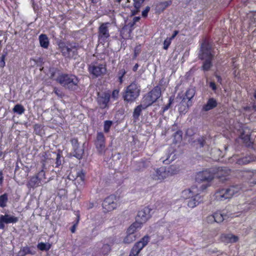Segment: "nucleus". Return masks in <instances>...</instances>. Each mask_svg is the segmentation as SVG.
I'll list each match as a JSON object with an SVG mask.
<instances>
[{"instance_id": "obj_1", "label": "nucleus", "mask_w": 256, "mask_h": 256, "mask_svg": "<svg viewBox=\"0 0 256 256\" xmlns=\"http://www.w3.org/2000/svg\"><path fill=\"white\" fill-rule=\"evenodd\" d=\"M242 191L240 185L231 186L228 188L218 190L214 194V198L218 201H224L230 199L233 196H236Z\"/></svg>"}, {"instance_id": "obj_2", "label": "nucleus", "mask_w": 256, "mask_h": 256, "mask_svg": "<svg viewBox=\"0 0 256 256\" xmlns=\"http://www.w3.org/2000/svg\"><path fill=\"white\" fill-rule=\"evenodd\" d=\"M56 81L66 89L74 90L78 88L79 80L74 74H62L56 78Z\"/></svg>"}, {"instance_id": "obj_3", "label": "nucleus", "mask_w": 256, "mask_h": 256, "mask_svg": "<svg viewBox=\"0 0 256 256\" xmlns=\"http://www.w3.org/2000/svg\"><path fill=\"white\" fill-rule=\"evenodd\" d=\"M174 169V166H170L168 168L163 166L154 169L150 172V176L154 180L162 182L170 176L176 174Z\"/></svg>"}, {"instance_id": "obj_4", "label": "nucleus", "mask_w": 256, "mask_h": 256, "mask_svg": "<svg viewBox=\"0 0 256 256\" xmlns=\"http://www.w3.org/2000/svg\"><path fill=\"white\" fill-rule=\"evenodd\" d=\"M58 46L62 55L65 58H72L78 54V46L76 43L60 42Z\"/></svg>"}, {"instance_id": "obj_5", "label": "nucleus", "mask_w": 256, "mask_h": 256, "mask_svg": "<svg viewBox=\"0 0 256 256\" xmlns=\"http://www.w3.org/2000/svg\"><path fill=\"white\" fill-rule=\"evenodd\" d=\"M140 86L136 82H132L126 88L123 96L124 99L128 102H134L140 96Z\"/></svg>"}, {"instance_id": "obj_6", "label": "nucleus", "mask_w": 256, "mask_h": 256, "mask_svg": "<svg viewBox=\"0 0 256 256\" xmlns=\"http://www.w3.org/2000/svg\"><path fill=\"white\" fill-rule=\"evenodd\" d=\"M89 72L96 77L104 75L106 73V68L104 60H97L92 62L88 66Z\"/></svg>"}, {"instance_id": "obj_7", "label": "nucleus", "mask_w": 256, "mask_h": 256, "mask_svg": "<svg viewBox=\"0 0 256 256\" xmlns=\"http://www.w3.org/2000/svg\"><path fill=\"white\" fill-rule=\"evenodd\" d=\"M208 185H201L198 188L197 186H192L190 189L183 190L182 192V197L184 199H190L194 196L198 197L201 191L206 190Z\"/></svg>"}, {"instance_id": "obj_8", "label": "nucleus", "mask_w": 256, "mask_h": 256, "mask_svg": "<svg viewBox=\"0 0 256 256\" xmlns=\"http://www.w3.org/2000/svg\"><path fill=\"white\" fill-rule=\"evenodd\" d=\"M214 178V173L211 172L210 170H206L202 172H198L196 177V180L198 182H206L207 184H203L202 185L208 184Z\"/></svg>"}, {"instance_id": "obj_9", "label": "nucleus", "mask_w": 256, "mask_h": 256, "mask_svg": "<svg viewBox=\"0 0 256 256\" xmlns=\"http://www.w3.org/2000/svg\"><path fill=\"white\" fill-rule=\"evenodd\" d=\"M213 56L212 46L208 42H204L202 44L199 58L201 60L212 59Z\"/></svg>"}, {"instance_id": "obj_10", "label": "nucleus", "mask_w": 256, "mask_h": 256, "mask_svg": "<svg viewBox=\"0 0 256 256\" xmlns=\"http://www.w3.org/2000/svg\"><path fill=\"white\" fill-rule=\"evenodd\" d=\"M110 24V22L102 23L98 28V36L99 40L106 42L110 38L108 30Z\"/></svg>"}, {"instance_id": "obj_11", "label": "nucleus", "mask_w": 256, "mask_h": 256, "mask_svg": "<svg viewBox=\"0 0 256 256\" xmlns=\"http://www.w3.org/2000/svg\"><path fill=\"white\" fill-rule=\"evenodd\" d=\"M117 206L116 197L112 195L106 198L102 203V208L105 212L114 210Z\"/></svg>"}, {"instance_id": "obj_12", "label": "nucleus", "mask_w": 256, "mask_h": 256, "mask_svg": "<svg viewBox=\"0 0 256 256\" xmlns=\"http://www.w3.org/2000/svg\"><path fill=\"white\" fill-rule=\"evenodd\" d=\"M105 143L106 139L104 134L101 132H98L94 144L99 154H103L105 152Z\"/></svg>"}, {"instance_id": "obj_13", "label": "nucleus", "mask_w": 256, "mask_h": 256, "mask_svg": "<svg viewBox=\"0 0 256 256\" xmlns=\"http://www.w3.org/2000/svg\"><path fill=\"white\" fill-rule=\"evenodd\" d=\"M152 210L148 207H145L138 212L137 216V222L142 225L146 222L151 216L150 212Z\"/></svg>"}, {"instance_id": "obj_14", "label": "nucleus", "mask_w": 256, "mask_h": 256, "mask_svg": "<svg viewBox=\"0 0 256 256\" xmlns=\"http://www.w3.org/2000/svg\"><path fill=\"white\" fill-rule=\"evenodd\" d=\"M18 220V218L14 216L6 214L2 215L0 217V229L4 228V224L16 223Z\"/></svg>"}, {"instance_id": "obj_15", "label": "nucleus", "mask_w": 256, "mask_h": 256, "mask_svg": "<svg viewBox=\"0 0 256 256\" xmlns=\"http://www.w3.org/2000/svg\"><path fill=\"white\" fill-rule=\"evenodd\" d=\"M220 238L222 242L226 244L234 243L239 240L238 236L234 235L232 233L222 234Z\"/></svg>"}, {"instance_id": "obj_16", "label": "nucleus", "mask_w": 256, "mask_h": 256, "mask_svg": "<svg viewBox=\"0 0 256 256\" xmlns=\"http://www.w3.org/2000/svg\"><path fill=\"white\" fill-rule=\"evenodd\" d=\"M110 99V94L104 92L98 97V102L101 108H105L108 106Z\"/></svg>"}, {"instance_id": "obj_17", "label": "nucleus", "mask_w": 256, "mask_h": 256, "mask_svg": "<svg viewBox=\"0 0 256 256\" xmlns=\"http://www.w3.org/2000/svg\"><path fill=\"white\" fill-rule=\"evenodd\" d=\"M150 239V237L148 236H144L140 241L136 242L132 248L140 253V250L148 244Z\"/></svg>"}, {"instance_id": "obj_18", "label": "nucleus", "mask_w": 256, "mask_h": 256, "mask_svg": "<svg viewBox=\"0 0 256 256\" xmlns=\"http://www.w3.org/2000/svg\"><path fill=\"white\" fill-rule=\"evenodd\" d=\"M148 94L154 102L161 96L160 88L158 86L155 87Z\"/></svg>"}, {"instance_id": "obj_19", "label": "nucleus", "mask_w": 256, "mask_h": 256, "mask_svg": "<svg viewBox=\"0 0 256 256\" xmlns=\"http://www.w3.org/2000/svg\"><path fill=\"white\" fill-rule=\"evenodd\" d=\"M192 106L191 102L187 103L184 98L182 102L178 104V110L180 114H185L188 110L189 106Z\"/></svg>"}, {"instance_id": "obj_20", "label": "nucleus", "mask_w": 256, "mask_h": 256, "mask_svg": "<svg viewBox=\"0 0 256 256\" xmlns=\"http://www.w3.org/2000/svg\"><path fill=\"white\" fill-rule=\"evenodd\" d=\"M217 106V102L214 98H210L206 104L202 106V110L206 112L214 108Z\"/></svg>"}, {"instance_id": "obj_21", "label": "nucleus", "mask_w": 256, "mask_h": 256, "mask_svg": "<svg viewBox=\"0 0 256 256\" xmlns=\"http://www.w3.org/2000/svg\"><path fill=\"white\" fill-rule=\"evenodd\" d=\"M41 182L40 180L34 176L30 178L26 185L28 188H34L38 186Z\"/></svg>"}, {"instance_id": "obj_22", "label": "nucleus", "mask_w": 256, "mask_h": 256, "mask_svg": "<svg viewBox=\"0 0 256 256\" xmlns=\"http://www.w3.org/2000/svg\"><path fill=\"white\" fill-rule=\"evenodd\" d=\"M144 1V0H134V8L131 10L132 16L140 12V8Z\"/></svg>"}, {"instance_id": "obj_23", "label": "nucleus", "mask_w": 256, "mask_h": 256, "mask_svg": "<svg viewBox=\"0 0 256 256\" xmlns=\"http://www.w3.org/2000/svg\"><path fill=\"white\" fill-rule=\"evenodd\" d=\"M132 32L131 29L124 26L120 30V36L124 39L130 38Z\"/></svg>"}, {"instance_id": "obj_24", "label": "nucleus", "mask_w": 256, "mask_h": 256, "mask_svg": "<svg viewBox=\"0 0 256 256\" xmlns=\"http://www.w3.org/2000/svg\"><path fill=\"white\" fill-rule=\"evenodd\" d=\"M40 44L42 47L47 48L49 46V40L45 34H41L39 36Z\"/></svg>"}, {"instance_id": "obj_25", "label": "nucleus", "mask_w": 256, "mask_h": 256, "mask_svg": "<svg viewBox=\"0 0 256 256\" xmlns=\"http://www.w3.org/2000/svg\"><path fill=\"white\" fill-rule=\"evenodd\" d=\"M240 138L243 140V142L248 146L250 143V132L249 130H244L240 135Z\"/></svg>"}, {"instance_id": "obj_26", "label": "nucleus", "mask_w": 256, "mask_h": 256, "mask_svg": "<svg viewBox=\"0 0 256 256\" xmlns=\"http://www.w3.org/2000/svg\"><path fill=\"white\" fill-rule=\"evenodd\" d=\"M154 102V101L152 100L150 98L147 94L143 98L140 104L144 106V108L146 109L148 106L152 105Z\"/></svg>"}, {"instance_id": "obj_27", "label": "nucleus", "mask_w": 256, "mask_h": 256, "mask_svg": "<svg viewBox=\"0 0 256 256\" xmlns=\"http://www.w3.org/2000/svg\"><path fill=\"white\" fill-rule=\"evenodd\" d=\"M230 170L226 167L221 168L218 170V176L219 178L226 177L230 174Z\"/></svg>"}, {"instance_id": "obj_28", "label": "nucleus", "mask_w": 256, "mask_h": 256, "mask_svg": "<svg viewBox=\"0 0 256 256\" xmlns=\"http://www.w3.org/2000/svg\"><path fill=\"white\" fill-rule=\"evenodd\" d=\"M214 214L215 218V222L218 223L222 222L226 217H228V216L224 212L222 213L220 212H214Z\"/></svg>"}, {"instance_id": "obj_29", "label": "nucleus", "mask_w": 256, "mask_h": 256, "mask_svg": "<svg viewBox=\"0 0 256 256\" xmlns=\"http://www.w3.org/2000/svg\"><path fill=\"white\" fill-rule=\"evenodd\" d=\"M142 226L138 222H136L133 223L130 226L127 230V234H135V232L136 230L140 228Z\"/></svg>"}, {"instance_id": "obj_30", "label": "nucleus", "mask_w": 256, "mask_h": 256, "mask_svg": "<svg viewBox=\"0 0 256 256\" xmlns=\"http://www.w3.org/2000/svg\"><path fill=\"white\" fill-rule=\"evenodd\" d=\"M141 104L138 106L134 110L133 112L134 119L136 120L138 119L140 116L142 112V110H145Z\"/></svg>"}, {"instance_id": "obj_31", "label": "nucleus", "mask_w": 256, "mask_h": 256, "mask_svg": "<svg viewBox=\"0 0 256 256\" xmlns=\"http://www.w3.org/2000/svg\"><path fill=\"white\" fill-rule=\"evenodd\" d=\"M196 94V90L194 87L188 88L186 92L184 98L188 99L190 101L194 96Z\"/></svg>"}, {"instance_id": "obj_32", "label": "nucleus", "mask_w": 256, "mask_h": 256, "mask_svg": "<svg viewBox=\"0 0 256 256\" xmlns=\"http://www.w3.org/2000/svg\"><path fill=\"white\" fill-rule=\"evenodd\" d=\"M200 198L199 195L198 197L194 196L192 198H190L188 202V206L191 208L196 206L199 204Z\"/></svg>"}, {"instance_id": "obj_33", "label": "nucleus", "mask_w": 256, "mask_h": 256, "mask_svg": "<svg viewBox=\"0 0 256 256\" xmlns=\"http://www.w3.org/2000/svg\"><path fill=\"white\" fill-rule=\"evenodd\" d=\"M253 160V158L250 156H246L238 159L236 163L238 164H246Z\"/></svg>"}, {"instance_id": "obj_34", "label": "nucleus", "mask_w": 256, "mask_h": 256, "mask_svg": "<svg viewBox=\"0 0 256 256\" xmlns=\"http://www.w3.org/2000/svg\"><path fill=\"white\" fill-rule=\"evenodd\" d=\"M13 112L14 113H16L18 114H22L24 113L25 109L23 106L20 104H16L12 110Z\"/></svg>"}, {"instance_id": "obj_35", "label": "nucleus", "mask_w": 256, "mask_h": 256, "mask_svg": "<svg viewBox=\"0 0 256 256\" xmlns=\"http://www.w3.org/2000/svg\"><path fill=\"white\" fill-rule=\"evenodd\" d=\"M136 235L135 234H127V235L124 239V242L125 244H130L135 240Z\"/></svg>"}, {"instance_id": "obj_36", "label": "nucleus", "mask_w": 256, "mask_h": 256, "mask_svg": "<svg viewBox=\"0 0 256 256\" xmlns=\"http://www.w3.org/2000/svg\"><path fill=\"white\" fill-rule=\"evenodd\" d=\"M51 244L49 243L40 242L37 245L38 248L42 251L48 250L51 248Z\"/></svg>"}, {"instance_id": "obj_37", "label": "nucleus", "mask_w": 256, "mask_h": 256, "mask_svg": "<svg viewBox=\"0 0 256 256\" xmlns=\"http://www.w3.org/2000/svg\"><path fill=\"white\" fill-rule=\"evenodd\" d=\"M84 154V150L82 148H80L79 146L78 147V150L76 148L74 149V154L73 156L76 158L78 160H80L82 158V156Z\"/></svg>"}, {"instance_id": "obj_38", "label": "nucleus", "mask_w": 256, "mask_h": 256, "mask_svg": "<svg viewBox=\"0 0 256 256\" xmlns=\"http://www.w3.org/2000/svg\"><path fill=\"white\" fill-rule=\"evenodd\" d=\"M212 60V59L204 60L205 61L204 62L203 64L202 67V70H204L207 71L210 70V67L212 66V63H211Z\"/></svg>"}, {"instance_id": "obj_39", "label": "nucleus", "mask_w": 256, "mask_h": 256, "mask_svg": "<svg viewBox=\"0 0 256 256\" xmlns=\"http://www.w3.org/2000/svg\"><path fill=\"white\" fill-rule=\"evenodd\" d=\"M8 201V196L6 194H4L0 196V206L4 208L6 206Z\"/></svg>"}, {"instance_id": "obj_40", "label": "nucleus", "mask_w": 256, "mask_h": 256, "mask_svg": "<svg viewBox=\"0 0 256 256\" xmlns=\"http://www.w3.org/2000/svg\"><path fill=\"white\" fill-rule=\"evenodd\" d=\"M84 174L82 172H80L78 174L76 178V182L80 184V182L82 183V184L84 183Z\"/></svg>"}, {"instance_id": "obj_41", "label": "nucleus", "mask_w": 256, "mask_h": 256, "mask_svg": "<svg viewBox=\"0 0 256 256\" xmlns=\"http://www.w3.org/2000/svg\"><path fill=\"white\" fill-rule=\"evenodd\" d=\"M112 122L111 120H106L104 122V130L105 132H108L112 126Z\"/></svg>"}, {"instance_id": "obj_42", "label": "nucleus", "mask_w": 256, "mask_h": 256, "mask_svg": "<svg viewBox=\"0 0 256 256\" xmlns=\"http://www.w3.org/2000/svg\"><path fill=\"white\" fill-rule=\"evenodd\" d=\"M126 74V70L124 68L120 70L118 72V80L120 84H122L123 82V76Z\"/></svg>"}, {"instance_id": "obj_43", "label": "nucleus", "mask_w": 256, "mask_h": 256, "mask_svg": "<svg viewBox=\"0 0 256 256\" xmlns=\"http://www.w3.org/2000/svg\"><path fill=\"white\" fill-rule=\"evenodd\" d=\"M8 54L7 52H4V53L2 55V56L0 58V68H4L5 66V58Z\"/></svg>"}, {"instance_id": "obj_44", "label": "nucleus", "mask_w": 256, "mask_h": 256, "mask_svg": "<svg viewBox=\"0 0 256 256\" xmlns=\"http://www.w3.org/2000/svg\"><path fill=\"white\" fill-rule=\"evenodd\" d=\"M20 252L22 253L23 255H26L28 254H34L33 252H32L30 248H29L28 246H24L21 249Z\"/></svg>"}, {"instance_id": "obj_45", "label": "nucleus", "mask_w": 256, "mask_h": 256, "mask_svg": "<svg viewBox=\"0 0 256 256\" xmlns=\"http://www.w3.org/2000/svg\"><path fill=\"white\" fill-rule=\"evenodd\" d=\"M36 176L40 180V182H43V180L46 179L45 172L44 170H42Z\"/></svg>"}, {"instance_id": "obj_46", "label": "nucleus", "mask_w": 256, "mask_h": 256, "mask_svg": "<svg viewBox=\"0 0 256 256\" xmlns=\"http://www.w3.org/2000/svg\"><path fill=\"white\" fill-rule=\"evenodd\" d=\"M172 38H166L164 42V49L167 50L171 44Z\"/></svg>"}, {"instance_id": "obj_47", "label": "nucleus", "mask_w": 256, "mask_h": 256, "mask_svg": "<svg viewBox=\"0 0 256 256\" xmlns=\"http://www.w3.org/2000/svg\"><path fill=\"white\" fill-rule=\"evenodd\" d=\"M71 143L72 144L73 149L76 148V150H78V147L79 146V144L78 140L75 138H72L71 140Z\"/></svg>"}, {"instance_id": "obj_48", "label": "nucleus", "mask_w": 256, "mask_h": 256, "mask_svg": "<svg viewBox=\"0 0 256 256\" xmlns=\"http://www.w3.org/2000/svg\"><path fill=\"white\" fill-rule=\"evenodd\" d=\"M206 220L208 223L212 224L215 222L214 214L208 216L206 217Z\"/></svg>"}, {"instance_id": "obj_49", "label": "nucleus", "mask_w": 256, "mask_h": 256, "mask_svg": "<svg viewBox=\"0 0 256 256\" xmlns=\"http://www.w3.org/2000/svg\"><path fill=\"white\" fill-rule=\"evenodd\" d=\"M118 95H119V90L116 89V90H113V92H112V97L114 100H116L118 97Z\"/></svg>"}, {"instance_id": "obj_50", "label": "nucleus", "mask_w": 256, "mask_h": 256, "mask_svg": "<svg viewBox=\"0 0 256 256\" xmlns=\"http://www.w3.org/2000/svg\"><path fill=\"white\" fill-rule=\"evenodd\" d=\"M170 1H166L161 2L160 5L162 8L163 9H165L171 4Z\"/></svg>"}, {"instance_id": "obj_51", "label": "nucleus", "mask_w": 256, "mask_h": 256, "mask_svg": "<svg viewBox=\"0 0 256 256\" xmlns=\"http://www.w3.org/2000/svg\"><path fill=\"white\" fill-rule=\"evenodd\" d=\"M150 10V7L148 6L146 8L145 10L142 12V16L146 18L148 16V14Z\"/></svg>"}, {"instance_id": "obj_52", "label": "nucleus", "mask_w": 256, "mask_h": 256, "mask_svg": "<svg viewBox=\"0 0 256 256\" xmlns=\"http://www.w3.org/2000/svg\"><path fill=\"white\" fill-rule=\"evenodd\" d=\"M60 155L59 154H56V166L58 167L60 166L61 164V160H60Z\"/></svg>"}, {"instance_id": "obj_53", "label": "nucleus", "mask_w": 256, "mask_h": 256, "mask_svg": "<svg viewBox=\"0 0 256 256\" xmlns=\"http://www.w3.org/2000/svg\"><path fill=\"white\" fill-rule=\"evenodd\" d=\"M140 46H136L134 50V58H136L138 55L140 54Z\"/></svg>"}, {"instance_id": "obj_54", "label": "nucleus", "mask_w": 256, "mask_h": 256, "mask_svg": "<svg viewBox=\"0 0 256 256\" xmlns=\"http://www.w3.org/2000/svg\"><path fill=\"white\" fill-rule=\"evenodd\" d=\"M136 24L134 23V22H133L132 20L129 22L128 24H126L125 26H126L129 28L131 29V30L132 31V30L134 29V26Z\"/></svg>"}, {"instance_id": "obj_55", "label": "nucleus", "mask_w": 256, "mask_h": 256, "mask_svg": "<svg viewBox=\"0 0 256 256\" xmlns=\"http://www.w3.org/2000/svg\"><path fill=\"white\" fill-rule=\"evenodd\" d=\"M244 176H246L247 178L252 177L254 174L252 172H250V170L245 171L244 172Z\"/></svg>"}, {"instance_id": "obj_56", "label": "nucleus", "mask_w": 256, "mask_h": 256, "mask_svg": "<svg viewBox=\"0 0 256 256\" xmlns=\"http://www.w3.org/2000/svg\"><path fill=\"white\" fill-rule=\"evenodd\" d=\"M172 101L171 99H170L169 102L162 108V112H164L170 108L172 104Z\"/></svg>"}, {"instance_id": "obj_57", "label": "nucleus", "mask_w": 256, "mask_h": 256, "mask_svg": "<svg viewBox=\"0 0 256 256\" xmlns=\"http://www.w3.org/2000/svg\"><path fill=\"white\" fill-rule=\"evenodd\" d=\"M138 252L132 248L128 256H138Z\"/></svg>"}, {"instance_id": "obj_58", "label": "nucleus", "mask_w": 256, "mask_h": 256, "mask_svg": "<svg viewBox=\"0 0 256 256\" xmlns=\"http://www.w3.org/2000/svg\"><path fill=\"white\" fill-rule=\"evenodd\" d=\"M210 86L214 90H215L216 89V86L214 82H210Z\"/></svg>"}, {"instance_id": "obj_59", "label": "nucleus", "mask_w": 256, "mask_h": 256, "mask_svg": "<svg viewBox=\"0 0 256 256\" xmlns=\"http://www.w3.org/2000/svg\"><path fill=\"white\" fill-rule=\"evenodd\" d=\"M180 133H181V132H177L175 134V136H174L175 137L178 136V138L179 140H181L182 138V134Z\"/></svg>"}, {"instance_id": "obj_60", "label": "nucleus", "mask_w": 256, "mask_h": 256, "mask_svg": "<svg viewBox=\"0 0 256 256\" xmlns=\"http://www.w3.org/2000/svg\"><path fill=\"white\" fill-rule=\"evenodd\" d=\"M54 92L58 96H61V94H60V91L56 88H54Z\"/></svg>"}, {"instance_id": "obj_61", "label": "nucleus", "mask_w": 256, "mask_h": 256, "mask_svg": "<svg viewBox=\"0 0 256 256\" xmlns=\"http://www.w3.org/2000/svg\"><path fill=\"white\" fill-rule=\"evenodd\" d=\"M178 30H174V34H172V36L170 38H172V40L178 34Z\"/></svg>"}, {"instance_id": "obj_62", "label": "nucleus", "mask_w": 256, "mask_h": 256, "mask_svg": "<svg viewBox=\"0 0 256 256\" xmlns=\"http://www.w3.org/2000/svg\"><path fill=\"white\" fill-rule=\"evenodd\" d=\"M76 224H74L73 225V226L71 228L70 230L72 233H74L76 231Z\"/></svg>"}, {"instance_id": "obj_63", "label": "nucleus", "mask_w": 256, "mask_h": 256, "mask_svg": "<svg viewBox=\"0 0 256 256\" xmlns=\"http://www.w3.org/2000/svg\"><path fill=\"white\" fill-rule=\"evenodd\" d=\"M140 19V18L139 16H135L133 18L132 21L134 22V23L136 24V22H138Z\"/></svg>"}, {"instance_id": "obj_64", "label": "nucleus", "mask_w": 256, "mask_h": 256, "mask_svg": "<svg viewBox=\"0 0 256 256\" xmlns=\"http://www.w3.org/2000/svg\"><path fill=\"white\" fill-rule=\"evenodd\" d=\"M200 147H202L204 146V140H198Z\"/></svg>"}]
</instances>
